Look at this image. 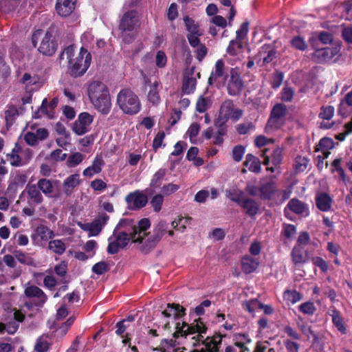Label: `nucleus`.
<instances>
[{"instance_id":"nucleus-30","label":"nucleus","mask_w":352,"mask_h":352,"mask_svg":"<svg viewBox=\"0 0 352 352\" xmlns=\"http://www.w3.org/2000/svg\"><path fill=\"white\" fill-rule=\"evenodd\" d=\"M22 82L25 85L26 89L30 91H34L39 89L41 86L36 76H32L25 73L21 79Z\"/></svg>"},{"instance_id":"nucleus-15","label":"nucleus","mask_w":352,"mask_h":352,"mask_svg":"<svg viewBox=\"0 0 352 352\" xmlns=\"http://www.w3.org/2000/svg\"><path fill=\"white\" fill-rule=\"evenodd\" d=\"M108 91L104 83L99 81L92 82L88 87V94L91 102L98 100L99 98L103 96V94Z\"/></svg>"},{"instance_id":"nucleus-12","label":"nucleus","mask_w":352,"mask_h":352,"mask_svg":"<svg viewBox=\"0 0 352 352\" xmlns=\"http://www.w3.org/2000/svg\"><path fill=\"white\" fill-rule=\"evenodd\" d=\"M56 44L51 32L47 31L43 37L38 50L44 55L51 56L56 52Z\"/></svg>"},{"instance_id":"nucleus-53","label":"nucleus","mask_w":352,"mask_h":352,"mask_svg":"<svg viewBox=\"0 0 352 352\" xmlns=\"http://www.w3.org/2000/svg\"><path fill=\"white\" fill-rule=\"evenodd\" d=\"M254 352H276L269 341L257 342Z\"/></svg>"},{"instance_id":"nucleus-22","label":"nucleus","mask_w":352,"mask_h":352,"mask_svg":"<svg viewBox=\"0 0 352 352\" xmlns=\"http://www.w3.org/2000/svg\"><path fill=\"white\" fill-rule=\"evenodd\" d=\"M332 201L333 200L330 195L326 192L318 193L316 196V206L322 212L331 210Z\"/></svg>"},{"instance_id":"nucleus-23","label":"nucleus","mask_w":352,"mask_h":352,"mask_svg":"<svg viewBox=\"0 0 352 352\" xmlns=\"http://www.w3.org/2000/svg\"><path fill=\"white\" fill-rule=\"evenodd\" d=\"M288 208L293 212L304 217L309 215V208L306 204L298 199H292L287 204Z\"/></svg>"},{"instance_id":"nucleus-59","label":"nucleus","mask_w":352,"mask_h":352,"mask_svg":"<svg viewBox=\"0 0 352 352\" xmlns=\"http://www.w3.org/2000/svg\"><path fill=\"white\" fill-rule=\"evenodd\" d=\"M316 309V307L312 302H306L299 306V310L304 314L313 315Z\"/></svg>"},{"instance_id":"nucleus-35","label":"nucleus","mask_w":352,"mask_h":352,"mask_svg":"<svg viewBox=\"0 0 352 352\" xmlns=\"http://www.w3.org/2000/svg\"><path fill=\"white\" fill-rule=\"evenodd\" d=\"M14 255L16 259L21 264L35 266L36 262L34 259L28 253L23 252L21 250L14 251Z\"/></svg>"},{"instance_id":"nucleus-58","label":"nucleus","mask_w":352,"mask_h":352,"mask_svg":"<svg viewBox=\"0 0 352 352\" xmlns=\"http://www.w3.org/2000/svg\"><path fill=\"white\" fill-rule=\"evenodd\" d=\"M188 220V219H184L182 217L179 218L178 219L172 221L171 226L173 229L178 230L181 232H183L186 228V224L187 223Z\"/></svg>"},{"instance_id":"nucleus-44","label":"nucleus","mask_w":352,"mask_h":352,"mask_svg":"<svg viewBox=\"0 0 352 352\" xmlns=\"http://www.w3.org/2000/svg\"><path fill=\"white\" fill-rule=\"evenodd\" d=\"M309 160L305 157L297 156L295 160L294 165V169L296 173H301L305 171L308 165Z\"/></svg>"},{"instance_id":"nucleus-11","label":"nucleus","mask_w":352,"mask_h":352,"mask_svg":"<svg viewBox=\"0 0 352 352\" xmlns=\"http://www.w3.org/2000/svg\"><path fill=\"white\" fill-rule=\"evenodd\" d=\"M339 53L338 47H324L316 50L312 54L315 62L318 63L330 61Z\"/></svg>"},{"instance_id":"nucleus-25","label":"nucleus","mask_w":352,"mask_h":352,"mask_svg":"<svg viewBox=\"0 0 352 352\" xmlns=\"http://www.w3.org/2000/svg\"><path fill=\"white\" fill-rule=\"evenodd\" d=\"M259 265L258 258H253L251 256H244L241 259V268L245 274H251L254 272Z\"/></svg>"},{"instance_id":"nucleus-31","label":"nucleus","mask_w":352,"mask_h":352,"mask_svg":"<svg viewBox=\"0 0 352 352\" xmlns=\"http://www.w3.org/2000/svg\"><path fill=\"white\" fill-rule=\"evenodd\" d=\"M162 314L166 318L174 316L178 318L184 314V309L179 305L168 304L166 309L162 311Z\"/></svg>"},{"instance_id":"nucleus-39","label":"nucleus","mask_w":352,"mask_h":352,"mask_svg":"<svg viewBox=\"0 0 352 352\" xmlns=\"http://www.w3.org/2000/svg\"><path fill=\"white\" fill-rule=\"evenodd\" d=\"M48 248L52 252L58 255H61L65 252L66 250V245L62 240L55 239L49 242Z\"/></svg>"},{"instance_id":"nucleus-50","label":"nucleus","mask_w":352,"mask_h":352,"mask_svg":"<svg viewBox=\"0 0 352 352\" xmlns=\"http://www.w3.org/2000/svg\"><path fill=\"white\" fill-rule=\"evenodd\" d=\"M48 107L47 99L44 98L38 111L35 112V118H39L43 116H47L49 118H52V113L47 110Z\"/></svg>"},{"instance_id":"nucleus-8","label":"nucleus","mask_w":352,"mask_h":352,"mask_svg":"<svg viewBox=\"0 0 352 352\" xmlns=\"http://www.w3.org/2000/svg\"><path fill=\"white\" fill-rule=\"evenodd\" d=\"M130 240L131 238L129 236L116 233L114 230L113 235L109 239L108 253L111 254L117 253L120 249L124 248Z\"/></svg>"},{"instance_id":"nucleus-27","label":"nucleus","mask_w":352,"mask_h":352,"mask_svg":"<svg viewBox=\"0 0 352 352\" xmlns=\"http://www.w3.org/2000/svg\"><path fill=\"white\" fill-rule=\"evenodd\" d=\"M159 91L160 83L157 81H155L149 85L147 100L154 106L158 105L161 102Z\"/></svg>"},{"instance_id":"nucleus-19","label":"nucleus","mask_w":352,"mask_h":352,"mask_svg":"<svg viewBox=\"0 0 352 352\" xmlns=\"http://www.w3.org/2000/svg\"><path fill=\"white\" fill-rule=\"evenodd\" d=\"M334 107L332 106H322L320 108V112L318 115L319 118L323 121L320 123V127L324 129H331L333 122L329 123L325 122V120H330L334 115Z\"/></svg>"},{"instance_id":"nucleus-14","label":"nucleus","mask_w":352,"mask_h":352,"mask_svg":"<svg viewBox=\"0 0 352 352\" xmlns=\"http://www.w3.org/2000/svg\"><path fill=\"white\" fill-rule=\"evenodd\" d=\"M230 79L228 84V91L231 96L238 95L243 87V81L235 69L230 70Z\"/></svg>"},{"instance_id":"nucleus-16","label":"nucleus","mask_w":352,"mask_h":352,"mask_svg":"<svg viewBox=\"0 0 352 352\" xmlns=\"http://www.w3.org/2000/svg\"><path fill=\"white\" fill-rule=\"evenodd\" d=\"M75 4L76 0H57L56 10L60 16L66 17L72 13Z\"/></svg>"},{"instance_id":"nucleus-64","label":"nucleus","mask_w":352,"mask_h":352,"mask_svg":"<svg viewBox=\"0 0 352 352\" xmlns=\"http://www.w3.org/2000/svg\"><path fill=\"white\" fill-rule=\"evenodd\" d=\"M294 95V91L289 87H285L281 92V99L285 102L292 100Z\"/></svg>"},{"instance_id":"nucleus-54","label":"nucleus","mask_w":352,"mask_h":352,"mask_svg":"<svg viewBox=\"0 0 352 352\" xmlns=\"http://www.w3.org/2000/svg\"><path fill=\"white\" fill-rule=\"evenodd\" d=\"M242 48V42L239 40H232L227 48V52L232 56H235L238 54L240 49Z\"/></svg>"},{"instance_id":"nucleus-62","label":"nucleus","mask_w":352,"mask_h":352,"mask_svg":"<svg viewBox=\"0 0 352 352\" xmlns=\"http://www.w3.org/2000/svg\"><path fill=\"white\" fill-rule=\"evenodd\" d=\"M179 188V186L173 183L164 185L163 187L162 188V195L168 196L175 192Z\"/></svg>"},{"instance_id":"nucleus-4","label":"nucleus","mask_w":352,"mask_h":352,"mask_svg":"<svg viewBox=\"0 0 352 352\" xmlns=\"http://www.w3.org/2000/svg\"><path fill=\"white\" fill-rule=\"evenodd\" d=\"M287 107L281 103L276 104L272 109L270 118L265 127L267 134H272L279 129L285 123Z\"/></svg>"},{"instance_id":"nucleus-47","label":"nucleus","mask_w":352,"mask_h":352,"mask_svg":"<svg viewBox=\"0 0 352 352\" xmlns=\"http://www.w3.org/2000/svg\"><path fill=\"white\" fill-rule=\"evenodd\" d=\"M83 160L84 155L79 152H76L69 156L67 160V164L69 167H75L80 164Z\"/></svg>"},{"instance_id":"nucleus-28","label":"nucleus","mask_w":352,"mask_h":352,"mask_svg":"<svg viewBox=\"0 0 352 352\" xmlns=\"http://www.w3.org/2000/svg\"><path fill=\"white\" fill-rule=\"evenodd\" d=\"M23 153L22 148L18 146L17 144H15V146L12 150L10 153L7 155V160L10 162V164L14 166H22L25 164L23 162L22 158L21 157V154Z\"/></svg>"},{"instance_id":"nucleus-57","label":"nucleus","mask_w":352,"mask_h":352,"mask_svg":"<svg viewBox=\"0 0 352 352\" xmlns=\"http://www.w3.org/2000/svg\"><path fill=\"white\" fill-rule=\"evenodd\" d=\"M245 151V147L241 145H238V146H234L232 148V158L234 159V160L237 162L241 161V160L244 155Z\"/></svg>"},{"instance_id":"nucleus-41","label":"nucleus","mask_w":352,"mask_h":352,"mask_svg":"<svg viewBox=\"0 0 352 352\" xmlns=\"http://www.w3.org/2000/svg\"><path fill=\"white\" fill-rule=\"evenodd\" d=\"M292 257L293 262L296 265L305 263L307 260V257L304 254V251L298 245H296L293 248L292 252Z\"/></svg>"},{"instance_id":"nucleus-32","label":"nucleus","mask_w":352,"mask_h":352,"mask_svg":"<svg viewBox=\"0 0 352 352\" xmlns=\"http://www.w3.org/2000/svg\"><path fill=\"white\" fill-rule=\"evenodd\" d=\"M36 185L46 197H54V186L51 180L45 178L40 179Z\"/></svg>"},{"instance_id":"nucleus-61","label":"nucleus","mask_w":352,"mask_h":352,"mask_svg":"<svg viewBox=\"0 0 352 352\" xmlns=\"http://www.w3.org/2000/svg\"><path fill=\"white\" fill-rule=\"evenodd\" d=\"M291 193L292 189L289 188L283 190H278L276 189V192L274 195L277 196V201L283 203L289 198Z\"/></svg>"},{"instance_id":"nucleus-7","label":"nucleus","mask_w":352,"mask_h":352,"mask_svg":"<svg viewBox=\"0 0 352 352\" xmlns=\"http://www.w3.org/2000/svg\"><path fill=\"white\" fill-rule=\"evenodd\" d=\"M128 208L132 210L140 209L148 202V197L142 191L136 190L129 193L125 197Z\"/></svg>"},{"instance_id":"nucleus-60","label":"nucleus","mask_w":352,"mask_h":352,"mask_svg":"<svg viewBox=\"0 0 352 352\" xmlns=\"http://www.w3.org/2000/svg\"><path fill=\"white\" fill-rule=\"evenodd\" d=\"M254 129V125L252 122H245L237 125L236 131L240 135H245L250 131Z\"/></svg>"},{"instance_id":"nucleus-48","label":"nucleus","mask_w":352,"mask_h":352,"mask_svg":"<svg viewBox=\"0 0 352 352\" xmlns=\"http://www.w3.org/2000/svg\"><path fill=\"white\" fill-rule=\"evenodd\" d=\"M164 202V196L162 194H157L152 197L150 204L155 212H159L162 210V206Z\"/></svg>"},{"instance_id":"nucleus-21","label":"nucleus","mask_w":352,"mask_h":352,"mask_svg":"<svg viewBox=\"0 0 352 352\" xmlns=\"http://www.w3.org/2000/svg\"><path fill=\"white\" fill-rule=\"evenodd\" d=\"M80 183V175L78 174H73L68 176L63 183V190L66 196L72 194L74 188Z\"/></svg>"},{"instance_id":"nucleus-20","label":"nucleus","mask_w":352,"mask_h":352,"mask_svg":"<svg viewBox=\"0 0 352 352\" xmlns=\"http://www.w3.org/2000/svg\"><path fill=\"white\" fill-rule=\"evenodd\" d=\"M94 107L103 114L109 113L111 107L110 95L109 91L98 98V100L91 102Z\"/></svg>"},{"instance_id":"nucleus-33","label":"nucleus","mask_w":352,"mask_h":352,"mask_svg":"<svg viewBox=\"0 0 352 352\" xmlns=\"http://www.w3.org/2000/svg\"><path fill=\"white\" fill-rule=\"evenodd\" d=\"M36 234L32 236L33 241L36 240L37 236H40L42 240H49L54 236V232L50 230L48 227L41 225L36 228Z\"/></svg>"},{"instance_id":"nucleus-56","label":"nucleus","mask_w":352,"mask_h":352,"mask_svg":"<svg viewBox=\"0 0 352 352\" xmlns=\"http://www.w3.org/2000/svg\"><path fill=\"white\" fill-rule=\"evenodd\" d=\"M200 129L201 127L197 123H193L189 126L187 133L189 135L191 143H196V137L199 134Z\"/></svg>"},{"instance_id":"nucleus-42","label":"nucleus","mask_w":352,"mask_h":352,"mask_svg":"<svg viewBox=\"0 0 352 352\" xmlns=\"http://www.w3.org/2000/svg\"><path fill=\"white\" fill-rule=\"evenodd\" d=\"M284 298L285 300L295 304L302 298V294L296 290H287L284 292Z\"/></svg>"},{"instance_id":"nucleus-55","label":"nucleus","mask_w":352,"mask_h":352,"mask_svg":"<svg viewBox=\"0 0 352 352\" xmlns=\"http://www.w3.org/2000/svg\"><path fill=\"white\" fill-rule=\"evenodd\" d=\"M166 175L165 169H159L153 175L151 181V186L152 187H159L161 184V180L164 178Z\"/></svg>"},{"instance_id":"nucleus-40","label":"nucleus","mask_w":352,"mask_h":352,"mask_svg":"<svg viewBox=\"0 0 352 352\" xmlns=\"http://www.w3.org/2000/svg\"><path fill=\"white\" fill-rule=\"evenodd\" d=\"M226 196L239 206L245 198L243 192L236 188H232L226 190Z\"/></svg>"},{"instance_id":"nucleus-5","label":"nucleus","mask_w":352,"mask_h":352,"mask_svg":"<svg viewBox=\"0 0 352 352\" xmlns=\"http://www.w3.org/2000/svg\"><path fill=\"white\" fill-rule=\"evenodd\" d=\"M243 110L234 108V103L231 100H226L220 107L219 120L222 122V124L226 122L229 119L236 121L243 116Z\"/></svg>"},{"instance_id":"nucleus-34","label":"nucleus","mask_w":352,"mask_h":352,"mask_svg":"<svg viewBox=\"0 0 352 352\" xmlns=\"http://www.w3.org/2000/svg\"><path fill=\"white\" fill-rule=\"evenodd\" d=\"M225 65L223 60H218L214 66V71L212 72L208 78L210 84L212 83V80H216L217 78L223 77L225 75Z\"/></svg>"},{"instance_id":"nucleus-52","label":"nucleus","mask_w":352,"mask_h":352,"mask_svg":"<svg viewBox=\"0 0 352 352\" xmlns=\"http://www.w3.org/2000/svg\"><path fill=\"white\" fill-rule=\"evenodd\" d=\"M210 106V100L208 98L200 96L196 103V111L199 113L205 112Z\"/></svg>"},{"instance_id":"nucleus-17","label":"nucleus","mask_w":352,"mask_h":352,"mask_svg":"<svg viewBox=\"0 0 352 352\" xmlns=\"http://www.w3.org/2000/svg\"><path fill=\"white\" fill-rule=\"evenodd\" d=\"M137 22V15L135 11L126 12L122 16L119 28L122 32L133 30Z\"/></svg>"},{"instance_id":"nucleus-46","label":"nucleus","mask_w":352,"mask_h":352,"mask_svg":"<svg viewBox=\"0 0 352 352\" xmlns=\"http://www.w3.org/2000/svg\"><path fill=\"white\" fill-rule=\"evenodd\" d=\"M47 338V337L41 336L37 339L34 346V349L36 352H46L48 351L50 344Z\"/></svg>"},{"instance_id":"nucleus-49","label":"nucleus","mask_w":352,"mask_h":352,"mask_svg":"<svg viewBox=\"0 0 352 352\" xmlns=\"http://www.w3.org/2000/svg\"><path fill=\"white\" fill-rule=\"evenodd\" d=\"M261 302L257 299H252L243 302V307L251 314H253L256 309H260Z\"/></svg>"},{"instance_id":"nucleus-29","label":"nucleus","mask_w":352,"mask_h":352,"mask_svg":"<svg viewBox=\"0 0 352 352\" xmlns=\"http://www.w3.org/2000/svg\"><path fill=\"white\" fill-rule=\"evenodd\" d=\"M239 206L245 210V212L249 216H254L258 213V206L257 203L248 197H245Z\"/></svg>"},{"instance_id":"nucleus-38","label":"nucleus","mask_w":352,"mask_h":352,"mask_svg":"<svg viewBox=\"0 0 352 352\" xmlns=\"http://www.w3.org/2000/svg\"><path fill=\"white\" fill-rule=\"evenodd\" d=\"M175 346V340H173V339H165L162 341L161 346L160 347L154 349V350L159 351L160 352H184V351L181 350L180 349H173Z\"/></svg>"},{"instance_id":"nucleus-10","label":"nucleus","mask_w":352,"mask_h":352,"mask_svg":"<svg viewBox=\"0 0 352 352\" xmlns=\"http://www.w3.org/2000/svg\"><path fill=\"white\" fill-rule=\"evenodd\" d=\"M24 294L26 297L30 298H36L37 301L35 302L36 307H42L47 300V297L44 292L38 287L28 284L25 285L24 289Z\"/></svg>"},{"instance_id":"nucleus-24","label":"nucleus","mask_w":352,"mask_h":352,"mask_svg":"<svg viewBox=\"0 0 352 352\" xmlns=\"http://www.w3.org/2000/svg\"><path fill=\"white\" fill-rule=\"evenodd\" d=\"M29 201L38 205L43 201V197L36 184L28 185L25 188Z\"/></svg>"},{"instance_id":"nucleus-18","label":"nucleus","mask_w":352,"mask_h":352,"mask_svg":"<svg viewBox=\"0 0 352 352\" xmlns=\"http://www.w3.org/2000/svg\"><path fill=\"white\" fill-rule=\"evenodd\" d=\"M104 164L105 163L101 155H97L94 159L91 165L83 170V175L85 177H91L94 175L100 173L102 171Z\"/></svg>"},{"instance_id":"nucleus-51","label":"nucleus","mask_w":352,"mask_h":352,"mask_svg":"<svg viewBox=\"0 0 352 352\" xmlns=\"http://www.w3.org/2000/svg\"><path fill=\"white\" fill-rule=\"evenodd\" d=\"M290 43L295 49L305 51L307 48V45L304 38L300 36H294L291 39Z\"/></svg>"},{"instance_id":"nucleus-2","label":"nucleus","mask_w":352,"mask_h":352,"mask_svg":"<svg viewBox=\"0 0 352 352\" xmlns=\"http://www.w3.org/2000/svg\"><path fill=\"white\" fill-rule=\"evenodd\" d=\"M60 59L66 58L68 60V67L72 76H82L89 68L91 55L87 49L81 47L80 52L75 54L74 45L67 46L60 54Z\"/></svg>"},{"instance_id":"nucleus-3","label":"nucleus","mask_w":352,"mask_h":352,"mask_svg":"<svg viewBox=\"0 0 352 352\" xmlns=\"http://www.w3.org/2000/svg\"><path fill=\"white\" fill-rule=\"evenodd\" d=\"M116 103L124 114L133 116L138 114L142 108L138 95L131 89H121L116 98Z\"/></svg>"},{"instance_id":"nucleus-1","label":"nucleus","mask_w":352,"mask_h":352,"mask_svg":"<svg viewBox=\"0 0 352 352\" xmlns=\"http://www.w3.org/2000/svg\"><path fill=\"white\" fill-rule=\"evenodd\" d=\"M151 227L148 219L144 218L138 221V225L133 220L122 219L115 228V232L124 234L130 238L133 243L141 244L140 250L146 254L155 247L168 229V223L164 221H160L153 228V233H147Z\"/></svg>"},{"instance_id":"nucleus-43","label":"nucleus","mask_w":352,"mask_h":352,"mask_svg":"<svg viewBox=\"0 0 352 352\" xmlns=\"http://www.w3.org/2000/svg\"><path fill=\"white\" fill-rule=\"evenodd\" d=\"M186 30L188 32V34H197L202 33L197 25V23H195V21L190 19L188 16H186L184 19Z\"/></svg>"},{"instance_id":"nucleus-45","label":"nucleus","mask_w":352,"mask_h":352,"mask_svg":"<svg viewBox=\"0 0 352 352\" xmlns=\"http://www.w3.org/2000/svg\"><path fill=\"white\" fill-rule=\"evenodd\" d=\"M298 327L305 336H306L309 339L311 336H312L314 342H317L318 341V336L314 333L311 327L306 323H298Z\"/></svg>"},{"instance_id":"nucleus-63","label":"nucleus","mask_w":352,"mask_h":352,"mask_svg":"<svg viewBox=\"0 0 352 352\" xmlns=\"http://www.w3.org/2000/svg\"><path fill=\"white\" fill-rule=\"evenodd\" d=\"M284 346L287 352H299L300 345L289 339H286L283 341Z\"/></svg>"},{"instance_id":"nucleus-13","label":"nucleus","mask_w":352,"mask_h":352,"mask_svg":"<svg viewBox=\"0 0 352 352\" xmlns=\"http://www.w3.org/2000/svg\"><path fill=\"white\" fill-rule=\"evenodd\" d=\"M200 78V74L196 72L194 67L186 72L183 82V91L185 94H190L196 88L197 79Z\"/></svg>"},{"instance_id":"nucleus-37","label":"nucleus","mask_w":352,"mask_h":352,"mask_svg":"<svg viewBox=\"0 0 352 352\" xmlns=\"http://www.w3.org/2000/svg\"><path fill=\"white\" fill-rule=\"evenodd\" d=\"M276 52L270 45H264L259 51V56L263 57V63H271L275 58Z\"/></svg>"},{"instance_id":"nucleus-26","label":"nucleus","mask_w":352,"mask_h":352,"mask_svg":"<svg viewBox=\"0 0 352 352\" xmlns=\"http://www.w3.org/2000/svg\"><path fill=\"white\" fill-rule=\"evenodd\" d=\"M276 192L275 182L270 180L264 182L259 188V197L262 199H270L273 194Z\"/></svg>"},{"instance_id":"nucleus-6","label":"nucleus","mask_w":352,"mask_h":352,"mask_svg":"<svg viewBox=\"0 0 352 352\" xmlns=\"http://www.w3.org/2000/svg\"><path fill=\"white\" fill-rule=\"evenodd\" d=\"M109 219V215L106 213H102L91 223H82L79 222L78 226L83 230L89 232V236H97L101 232L104 226H105Z\"/></svg>"},{"instance_id":"nucleus-36","label":"nucleus","mask_w":352,"mask_h":352,"mask_svg":"<svg viewBox=\"0 0 352 352\" xmlns=\"http://www.w3.org/2000/svg\"><path fill=\"white\" fill-rule=\"evenodd\" d=\"M329 315L331 316L332 322L333 324L336 327L338 330L342 334H346V329L343 323L342 318H341L339 311L333 309L331 310Z\"/></svg>"},{"instance_id":"nucleus-9","label":"nucleus","mask_w":352,"mask_h":352,"mask_svg":"<svg viewBox=\"0 0 352 352\" xmlns=\"http://www.w3.org/2000/svg\"><path fill=\"white\" fill-rule=\"evenodd\" d=\"M92 122L93 118L89 113H81L78 116V120L74 123L72 129L76 134L82 135L89 131V126Z\"/></svg>"}]
</instances>
